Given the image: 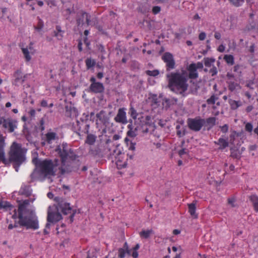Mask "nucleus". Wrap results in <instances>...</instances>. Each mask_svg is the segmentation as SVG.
Masks as SVG:
<instances>
[{
  "label": "nucleus",
  "instance_id": "f257e3e1",
  "mask_svg": "<svg viewBox=\"0 0 258 258\" xmlns=\"http://www.w3.org/2000/svg\"><path fill=\"white\" fill-rule=\"evenodd\" d=\"M29 204V200H25L19 205L17 217L20 225L26 227L27 229L36 230L39 228L38 221L34 213L27 209Z\"/></svg>",
  "mask_w": 258,
  "mask_h": 258
},
{
  "label": "nucleus",
  "instance_id": "f03ea898",
  "mask_svg": "<svg viewBox=\"0 0 258 258\" xmlns=\"http://www.w3.org/2000/svg\"><path fill=\"white\" fill-rule=\"evenodd\" d=\"M168 86L170 90L176 94L183 95L187 91L188 84L186 75L184 72L171 73L167 75Z\"/></svg>",
  "mask_w": 258,
  "mask_h": 258
},
{
  "label": "nucleus",
  "instance_id": "7ed1b4c3",
  "mask_svg": "<svg viewBox=\"0 0 258 258\" xmlns=\"http://www.w3.org/2000/svg\"><path fill=\"white\" fill-rule=\"evenodd\" d=\"M56 200L57 201V204L56 206V211H48L47 221L51 223H55L59 221L62 219V216L60 213L61 212L63 215L70 214V222L71 223L73 222L75 213H72L73 210L70 207V204L66 203L62 199L59 198H56L55 200Z\"/></svg>",
  "mask_w": 258,
  "mask_h": 258
},
{
  "label": "nucleus",
  "instance_id": "20e7f679",
  "mask_svg": "<svg viewBox=\"0 0 258 258\" xmlns=\"http://www.w3.org/2000/svg\"><path fill=\"white\" fill-rule=\"evenodd\" d=\"M56 151H58L61 159V164L58 167V173L60 175H63L70 171L69 167L66 165V162L67 159L74 160L76 158V155L74 151L70 148L67 143H63L61 146L58 147Z\"/></svg>",
  "mask_w": 258,
  "mask_h": 258
},
{
  "label": "nucleus",
  "instance_id": "39448f33",
  "mask_svg": "<svg viewBox=\"0 0 258 258\" xmlns=\"http://www.w3.org/2000/svg\"><path fill=\"white\" fill-rule=\"evenodd\" d=\"M59 165V160L55 159L53 161L50 159H45L39 161L36 165L41 174L45 176H54L58 174V168L56 167ZM59 174H60L59 173Z\"/></svg>",
  "mask_w": 258,
  "mask_h": 258
},
{
  "label": "nucleus",
  "instance_id": "423d86ee",
  "mask_svg": "<svg viewBox=\"0 0 258 258\" xmlns=\"http://www.w3.org/2000/svg\"><path fill=\"white\" fill-rule=\"evenodd\" d=\"M108 151L107 155L108 159L115 162L117 168L121 169L126 167L127 158L124 153L121 152L116 146H113Z\"/></svg>",
  "mask_w": 258,
  "mask_h": 258
},
{
  "label": "nucleus",
  "instance_id": "0eeeda50",
  "mask_svg": "<svg viewBox=\"0 0 258 258\" xmlns=\"http://www.w3.org/2000/svg\"><path fill=\"white\" fill-rule=\"evenodd\" d=\"M9 155L10 161L14 162L18 167L25 159L21 145L16 142L12 144Z\"/></svg>",
  "mask_w": 258,
  "mask_h": 258
},
{
  "label": "nucleus",
  "instance_id": "6e6552de",
  "mask_svg": "<svg viewBox=\"0 0 258 258\" xmlns=\"http://www.w3.org/2000/svg\"><path fill=\"white\" fill-rule=\"evenodd\" d=\"M186 122L188 127L196 132H199L206 124L205 119L199 116L195 118H188Z\"/></svg>",
  "mask_w": 258,
  "mask_h": 258
},
{
  "label": "nucleus",
  "instance_id": "1a4fd4ad",
  "mask_svg": "<svg viewBox=\"0 0 258 258\" xmlns=\"http://www.w3.org/2000/svg\"><path fill=\"white\" fill-rule=\"evenodd\" d=\"M0 125L9 133H12L17 127V121L11 117L2 116L0 117Z\"/></svg>",
  "mask_w": 258,
  "mask_h": 258
},
{
  "label": "nucleus",
  "instance_id": "9d476101",
  "mask_svg": "<svg viewBox=\"0 0 258 258\" xmlns=\"http://www.w3.org/2000/svg\"><path fill=\"white\" fill-rule=\"evenodd\" d=\"M91 83L89 91L95 94H101L104 92L105 88L103 83L96 81V78L92 76L89 80Z\"/></svg>",
  "mask_w": 258,
  "mask_h": 258
},
{
  "label": "nucleus",
  "instance_id": "9b49d317",
  "mask_svg": "<svg viewBox=\"0 0 258 258\" xmlns=\"http://www.w3.org/2000/svg\"><path fill=\"white\" fill-rule=\"evenodd\" d=\"M162 59L166 63L167 71H170L175 68V62L173 55L170 52H165L162 56Z\"/></svg>",
  "mask_w": 258,
  "mask_h": 258
},
{
  "label": "nucleus",
  "instance_id": "f8f14e48",
  "mask_svg": "<svg viewBox=\"0 0 258 258\" xmlns=\"http://www.w3.org/2000/svg\"><path fill=\"white\" fill-rule=\"evenodd\" d=\"M90 16L87 13L82 11L78 14L77 18V24L78 26H82L85 24L87 26L90 25Z\"/></svg>",
  "mask_w": 258,
  "mask_h": 258
},
{
  "label": "nucleus",
  "instance_id": "ddd939ff",
  "mask_svg": "<svg viewBox=\"0 0 258 258\" xmlns=\"http://www.w3.org/2000/svg\"><path fill=\"white\" fill-rule=\"evenodd\" d=\"M114 120L118 123L126 124L127 122L125 108H120L118 109L116 116L114 117Z\"/></svg>",
  "mask_w": 258,
  "mask_h": 258
},
{
  "label": "nucleus",
  "instance_id": "4468645a",
  "mask_svg": "<svg viewBox=\"0 0 258 258\" xmlns=\"http://www.w3.org/2000/svg\"><path fill=\"white\" fill-rule=\"evenodd\" d=\"M0 209H4L5 211H12L14 213L12 215V218H17V210L7 201L0 200Z\"/></svg>",
  "mask_w": 258,
  "mask_h": 258
},
{
  "label": "nucleus",
  "instance_id": "2eb2a0df",
  "mask_svg": "<svg viewBox=\"0 0 258 258\" xmlns=\"http://www.w3.org/2000/svg\"><path fill=\"white\" fill-rule=\"evenodd\" d=\"M58 139L57 134L55 132L50 131V130L45 134L42 138V140L48 144H51L52 142Z\"/></svg>",
  "mask_w": 258,
  "mask_h": 258
},
{
  "label": "nucleus",
  "instance_id": "dca6fc26",
  "mask_svg": "<svg viewBox=\"0 0 258 258\" xmlns=\"http://www.w3.org/2000/svg\"><path fill=\"white\" fill-rule=\"evenodd\" d=\"M140 248V245L139 244H137L133 248V252L131 254V251H132V249H129V247H128V244L127 243V242H125L123 244V249H124L126 251V252H127V254L128 255H132V256L134 257V258H137L138 257V252L137 251V250L139 249Z\"/></svg>",
  "mask_w": 258,
  "mask_h": 258
},
{
  "label": "nucleus",
  "instance_id": "f3484780",
  "mask_svg": "<svg viewBox=\"0 0 258 258\" xmlns=\"http://www.w3.org/2000/svg\"><path fill=\"white\" fill-rule=\"evenodd\" d=\"M189 72L188 78L190 79H196L198 77V73L197 72V67L196 64L191 63L187 68Z\"/></svg>",
  "mask_w": 258,
  "mask_h": 258
},
{
  "label": "nucleus",
  "instance_id": "a211bd4d",
  "mask_svg": "<svg viewBox=\"0 0 258 258\" xmlns=\"http://www.w3.org/2000/svg\"><path fill=\"white\" fill-rule=\"evenodd\" d=\"M15 78L13 84L18 85V84H23L25 80L26 76H23L21 71L17 70L14 74Z\"/></svg>",
  "mask_w": 258,
  "mask_h": 258
},
{
  "label": "nucleus",
  "instance_id": "6ab92c4d",
  "mask_svg": "<svg viewBox=\"0 0 258 258\" xmlns=\"http://www.w3.org/2000/svg\"><path fill=\"white\" fill-rule=\"evenodd\" d=\"M5 139L2 135H0V162L6 163L5 154L4 152Z\"/></svg>",
  "mask_w": 258,
  "mask_h": 258
},
{
  "label": "nucleus",
  "instance_id": "aec40b11",
  "mask_svg": "<svg viewBox=\"0 0 258 258\" xmlns=\"http://www.w3.org/2000/svg\"><path fill=\"white\" fill-rule=\"evenodd\" d=\"M196 201H194L192 203L187 204L188 213L194 219L198 218V214L196 213Z\"/></svg>",
  "mask_w": 258,
  "mask_h": 258
},
{
  "label": "nucleus",
  "instance_id": "412c9836",
  "mask_svg": "<svg viewBox=\"0 0 258 258\" xmlns=\"http://www.w3.org/2000/svg\"><path fill=\"white\" fill-rule=\"evenodd\" d=\"M248 199L251 203L254 211L258 213V196L256 194H252L249 196Z\"/></svg>",
  "mask_w": 258,
  "mask_h": 258
},
{
  "label": "nucleus",
  "instance_id": "4be33fe9",
  "mask_svg": "<svg viewBox=\"0 0 258 258\" xmlns=\"http://www.w3.org/2000/svg\"><path fill=\"white\" fill-rule=\"evenodd\" d=\"M228 103L230 105L231 109L233 110L237 109L239 107L242 105V102L240 100L236 101L231 99H230L228 100Z\"/></svg>",
  "mask_w": 258,
  "mask_h": 258
},
{
  "label": "nucleus",
  "instance_id": "5701e85b",
  "mask_svg": "<svg viewBox=\"0 0 258 258\" xmlns=\"http://www.w3.org/2000/svg\"><path fill=\"white\" fill-rule=\"evenodd\" d=\"M214 143L215 144L219 146V149L220 150H223L229 145L228 139H224L223 138H219L217 142H215Z\"/></svg>",
  "mask_w": 258,
  "mask_h": 258
},
{
  "label": "nucleus",
  "instance_id": "b1692460",
  "mask_svg": "<svg viewBox=\"0 0 258 258\" xmlns=\"http://www.w3.org/2000/svg\"><path fill=\"white\" fill-rule=\"evenodd\" d=\"M20 192L21 195L29 196L31 195L32 190L29 185L23 184L20 188Z\"/></svg>",
  "mask_w": 258,
  "mask_h": 258
},
{
  "label": "nucleus",
  "instance_id": "393cba45",
  "mask_svg": "<svg viewBox=\"0 0 258 258\" xmlns=\"http://www.w3.org/2000/svg\"><path fill=\"white\" fill-rule=\"evenodd\" d=\"M96 116L97 118L96 122L97 125H98L99 123L98 122V120L102 123H104L106 121V116L105 111L103 110H101L99 113H97Z\"/></svg>",
  "mask_w": 258,
  "mask_h": 258
},
{
  "label": "nucleus",
  "instance_id": "a878e982",
  "mask_svg": "<svg viewBox=\"0 0 258 258\" xmlns=\"http://www.w3.org/2000/svg\"><path fill=\"white\" fill-rule=\"evenodd\" d=\"M64 31L61 30V28L59 25L55 26V30L53 31V35L58 40H61Z\"/></svg>",
  "mask_w": 258,
  "mask_h": 258
},
{
  "label": "nucleus",
  "instance_id": "bb28decb",
  "mask_svg": "<svg viewBox=\"0 0 258 258\" xmlns=\"http://www.w3.org/2000/svg\"><path fill=\"white\" fill-rule=\"evenodd\" d=\"M216 121L215 117H210L205 119L206 123L208 126V130L211 129L216 124Z\"/></svg>",
  "mask_w": 258,
  "mask_h": 258
},
{
  "label": "nucleus",
  "instance_id": "cd10ccee",
  "mask_svg": "<svg viewBox=\"0 0 258 258\" xmlns=\"http://www.w3.org/2000/svg\"><path fill=\"white\" fill-rule=\"evenodd\" d=\"M21 50L24 56L25 61L27 62L29 61L31 59V56L30 54L31 53L30 51L28 50L27 47H21Z\"/></svg>",
  "mask_w": 258,
  "mask_h": 258
},
{
  "label": "nucleus",
  "instance_id": "c85d7f7f",
  "mask_svg": "<svg viewBox=\"0 0 258 258\" xmlns=\"http://www.w3.org/2000/svg\"><path fill=\"white\" fill-rule=\"evenodd\" d=\"M124 142L125 143L128 149L131 151H135L136 149V143H133L130 141L127 137L124 139Z\"/></svg>",
  "mask_w": 258,
  "mask_h": 258
},
{
  "label": "nucleus",
  "instance_id": "c756f323",
  "mask_svg": "<svg viewBox=\"0 0 258 258\" xmlns=\"http://www.w3.org/2000/svg\"><path fill=\"white\" fill-rule=\"evenodd\" d=\"M96 140V136L93 134H89L88 135L86 140L85 141V143L90 145H93Z\"/></svg>",
  "mask_w": 258,
  "mask_h": 258
},
{
  "label": "nucleus",
  "instance_id": "7c9ffc66",
  "mask_svg": "<svg viewBox=\"0 0 258 258\" xmlns=\"http://www.w3.org/2000/svg\"><path fill=\"white\" fill-rule=\"evenodd\" d=\"M85 63L87 69L89 70L95 66L96 61L94 59H92L91 58H87L85 60Z\"/></svg>",
  "mask_w": 258,
  "mask_h": 258
},
{
  "label": "nucleus",
  "instance_id": "2f4dec72",
  "mask_svg": "<svg viewBox=\"0 0 258 258\" xmlns=\"http://www.w3.org/2000/svg\"><path fill=\"white\" fill-rule=\"evenodd\" d=\"M224 60L228 64L233 65L234 63V58L232 55L226 54L224 56Z\"/></svg>",
  "mask_w": 258,
  "mask_h": 258
},
{
  "label": "nucleus",
  "instance_id": "473e14b6",
  "mask_svg": "<svg viewBox=\"0 0 258 258\" xmlns=\"http://www.w3.org/2000/svg\"><path fill=\"white\" fill-rule=\"evenodd\" d=\"M38 21L37 24L36 26H34V28L36 31L40 32L44 27V23L42 20L39 17H38Z\"/></svg>",
  "mask_w": 258,
  "mask_h": 258
},
{
  "label": "nucleus",
  "instance_id": "72a5a7b5",
  "mask_svg": "<svg viewBox=\"0 0 258 258\" xmlns=\"http://www.w3.org/2000/svg\"><path fill=\"white\" fill-rule=\"evenodd\" d=\"M231 5L235 7H240L243 5L245 0H228ZM248 2V0H246Z\"/></svg>",
  "mask_w": 258,
  "mask_h": 258
},
{
  "label": "nucleus",
  "instance_id": "f704fd0d",
  "mask_svg": "<svg viewBox=\"0 0 258 258\" xmlns=\"http://www.w3.org/2000/svg\"><path fill=\"white\" fill-rule=\"evenodd\" d=\"M152 233V230H142L140 232V235L141 237L147 239L149 237Z\"/></svg>",
  "mask_w": 258,
  "mask_h": 258
},
{
  "label": "nucleus",
  "instance_id": "c9c22d12",
  "mask_svg": "<svg viewBox=\"0 0 258 258\" xmlns=\"http://www.w3.org/2000/svg\"><path fill=\"white\" fill-rule=\"evenodd\" d=\"M238 86L239 85L237 83L234 82H230L228 85V89L230 91L233 92L236 90Z\"/></svg>",
  "mask_w": 258,
  "mask_h": 258
},
{
  "label": "nucleus",
  "instance_id": "e433bc0d",
  "mask_svg": "<svg viewBox=\"0 0 258 258\" xmlns=\"http://www.w3.org/2000/svg\"><path fill=\"white\" fill-rule=\"evenodd\" d=\"M146 74L150 76L156 77L159 74V72L157 70H154L153 71L147 70L146 71Z\"/></svg>",
  "mask_w": 258,
  "mask_h": 258
},
{
  "label": "nucleus",
  "instance_id": "4c0bfd02",
  "mask_svg": "<svg viewBox=\"0 0 258 258\" xmlns=\"http://www.w3.org/2000/svg\"><path fill=\"white\" fill-rule=\"evenodd\" d=\"M215 59L211 58H204V64L207 67H210L211 66L212 63L214 62Z\"/></svg>",
  "mask_w": 258,
  "mask_h": 258
},
{
  "label": "nucleus",
  "instance_id": "58836bf2",
  "mask_svg": "<svg viewBox=\"0 0 258 258\" xmlns=\"http://www.w3.org/2000/svg\"><path fill=\"white\" fill-rule=\"evenodd\" d=\"M218 99V98L216 97L215 95H212L209 99H207V102L208 104H214L215 103L216 100Z\"/></svg>",
  "mask_w": 258,
  "mask_h": 258
},
{
  "label": "nucleus",
  "instance_id": "ea45409f",
  "mask_svg": "<svg viewBox=\"0 0 258 258\" xmlns=\"http://www.w3.org/2000/svg\"><path fill=\"white\" fill-rule=\"evenodd\" d=\"M253 130V126L251 123L247 122L245 125V130L248 133H251Z\"/></svg>",
  "mask_w": 258,
  "mask_h": 258
},
{
  "label": "nucleus",
  "instance_id": "a19ab883",
  "mask_svg": "<svg viewBox=\"0 0 258 258\" xmlns=\"http://www.w3.org/2000/svg\"><path fill=\"white\" fill-rule=\"evenodd\" d=\"M127 253L126 251L124 249L119 248L118 249V257L124 258L125 256V254Z\"/></svg>",
  "mask_w": 258,
  "mask_h": 258
},
{
  "label": "nucleus",
  "instance_id": "79ce46f5",
  "mask_svg": "<svg viewBox=\"0 0 258 258\" xmlns=\"http://www.w3.org/2000/svg\"><path fill=\"white\" fill-rule=\"evenodd\" d=\"M220 128L221 129V132L222 133H226L227 132H228V130H229V126L228 124H224V125L223 126H220Z\"/></svg>",
  "mask_w": 258,
  "mask_h": 258
},
{
  "label": "nucleus",
  "instance_id": "37998d69",
  "mask_svg": "<svg viewBox=\"0 0 258 258\" xmlns=\"http://www.w3.org/2000/svg\"><path fill=\"white\" fill-rule=\"evenodd\" d=\"M72 11L71 10L68 8L63 11V15L66 17L67 19H68L69 16L72 13Z\"/></svg>",
  "mask_w": 258,
  "mask_h": 258
},
{
  "label": "nucleus",
  "instance_id": "c03bdc74",
  "mask_svg": "<svg viewBox=\"0 0 258 258\" xmlns=\"http://www.w3.org/2000/svg\"><path fill=\"white\" fill-rule=\"evenodd\" d=\"M161 11V8L159 6H154L152 8V13L154 15L158 14Z\"/></svg>",
  "mask_w": 258,
  "mask_h": 258
},
{
  "label": "nucleus",
  "instance_id": "a18cd8bd",
  "mask_svg": "<svg viewBox=\"0 0 258 258\" xmlns=\"http://www.w3.org/2000/svg\"><path fill=\"white\" fill-rule=\"evenodd\" d=\"M150 125L148 124H145L143 125L142 127V132L144 133H147L149 132V128L148 127Z\"/></svg>",
  "mask_w": 258,
  "mask_h": 258
},
{
  "label": "nucleus",
  "instance_id": "49530a36",
  "mask_svg": "<svg viewBox=\"0 0 258 258\" xmlns=\"http://www.w3.org/2000/svg\"><path fill=\"white\" fill-rule=\"evenodd\" d=\"M253 84H254L253 81L252 80H250L246 82V86L250 89H253V88L252 86Z\"/></svg>",
  "mask_w": 258,
  "mask_h": 258
},
{
  "label": "nucleus",
  "instance_id": "de8ad7c7",
  "mask_svg": "<svg viewBox=\"0 0 258 258\" xmlns=\"http://www.w3.org/2000/svg\"><path fill=\"white\" fill-rule=\"evenodd\" d=\"M127 135L130 137H135L136 136V134L135 131L132 130H130L127 132Z\"/></svg>",
  "mask_w": 258,
  "mask_h": 258
},
{
  "label": "nucleus",
  "instance_id": "09e8293b",
  "mask_svg": "<svg viewBox=\"0 0 258 258\" xmlns=\"http://www.w3.org/2000/svg\"><path fill=\"white\" fill-rule=\"evenodd\" d=\"M240 66L239 64H236L233 67V71L234 72L240 74L241 73L240 70Z\"/></svg>",
  "mask_w": 258,
  "mask_h": 258
},
{
  "label": "nucleus",
  "instance_id": "8fccbe9b",
  "mask_svg": "<svg viewBox=\"0 0 258 258\" xmlns=\"http://www.w3.org/2000/svg\"><path fill=\"white\" fill-rule=\"evenodd\" d=\"M206 37V34L205 32H203L200 33L199 35V39L200 40H204L205 39Z\"/></svg>",
  "mask_w": 258,
  "mask_h": 258
},
{
  "label": "nucleus",
  "instance_id": "3c124183",
  "mask_svg": "<svg viewBox=\"0 0 258 258\" xmlns=\"http://www.w3.org/2000/svg\"><path fill=\"white\" fill-rule=\"evenodd\" d=\"M210 72L211 73L212 76L216 75L217 73V68L215 66H213V68L210 70Z\"/></svg>",
  "mask_w": 258,
  "mask_h": 258
},
{
  "label": "nucleus",
  "instance_id": "603ef678",
  "mask_svg": "<svg viewBox=\"0 0 258 258\" xmlns=\"http://www.w3.org/2000/svg\"><path fill=\"white\" fill-rule=\"evenodd\" d=\"M40 129L41 131L44 130L45 126H44V121L43 119H41L40 121Z\"/></svg>",
  "mask_w": 258,
  "mask_h": 258
},
{
  "label": "nucleus",
  "instance_id": "864d4df0",
  "mask_svg": "<svg viewBox=\"0 0 258 258\" xmlns=\"http://www.w3.org/2000/svg\"><path fill=\"white\" fill-rule=\"evenodd\" d=\"M87 258H97V256L96 255L94 252L91 253L90 252H88Z\"/></svg>",
  "mask_w": 258,
  "mask_h": 258
},
{
  "label": "nucleus",
  "instance_id": "5fc2aeb1",
  "mask_svg": "<svg viewBox=\"0 0 258 258\" xmlns=\"http://www.w3.org/2000/svg\"><path fill=\"white\" fill-rule=\"evenodd\" d=\"M186 154V150L185 149H182L178 151V155L182 157L183 155Z\"/></svg>",
  "mask_w": 258,
  "mask_h": 258
},
{
  "label": "nucleus",
  "instance_id": "6e6d98bb",
  "mask_svg": "<svg viewBox=\"0 0 258 258\" xmlns=\"http://www.w3.org/2000/svg\"><path fill=\"white\" fill-rule=\"evenodd\" d=\"M40 105H41V106H42L43 107H48L47 102L45 100H42L41 101Z\"/></svg>",
  "mask_w": 258,
  "mask_h": 258
},
{
  "label": "nucleus",
  "instance_id": "4d7b16f0",
  "mask_svg": "<svg viewBox=\"0 0 258 258\" xmlns=\"http://www.w3.org/2000/svg\"><path fill=\"white\" fill-rule=\"evenodd\" d=\"M89 154L93 156L96 155L97 152L96 150H94L92 148H90L89 151Z\"/></svg>",
  "mask_w": 258,
  "mask_h": 258
},
{
  "label": "nucleus",
  "instance_id": "13d9d810",
  "mask_svg": "<svg viewBox=\"0 0 258 258\" xmlns=\"http://www.w3.org/2000/svg\"><path fill=\"white\" fill-rule=\"evenodd\" d=\"M130 111L131 112V116L133 117V118H136V111L134 108L132 107L130 109Z\"/></svg>",
  "mask_w": 258,
  "mask_h": 258
},
{
  "label": "nucleus",
  "instance_id": "bf43d9fd",
  "mask_svg": "<svg viewBox=\"0 0 258 258\" xmlns=\"http://www.w3.org/2000/svg\"><path fill=\"white\" fill-rule=\"evenodd\" d=\"M225 46L223 44H221L218 47L217 50L220 52H223L225 50Z\"/></svg>",
  "mask_w": 258,
  "mask_h": 258
},
{
  "label": "nucleus",
  "instance_id": "052dcab7",
  "mask_svg": "<svg viewBox=\"0 0 258 258\" xmlns=\"http://www.w3.org/2000/svg\"><path fill=\"white\" fill-rule=\"evenodd\" d=\"M33 43L31 42L29 44V46H27L26 47H27L28 48V50L29 51H30V52L32 53V51L34 50V49H33Z\"/></svg>",
  "mask_w": 258,
  "mask_h": 258
},
{
  "label": "nucleus",
  "instance_id": "680f3d73",
  "mask_svg": "<svg viewBox=\"0 0 258 258\" xmlns=\"http://www.w3.org/2000/svg\"><path fill=\"white\" fill-rule=\"evenodd\" d=\"M253 109V107L252 105H248L245 108V111L247 113L251 112Z\"/></svg>",
  "mask_w": 258,
  "mask_h": 258
},
{
  "label": "nucleus",
  "instance_id": "e2e57ef3",
  "mask_svg": "<svg viewBox=\"0 0 258 258\" xmlns=\"http://www.w3.org/2000/svg\"><path fill=\"white\" fill-rule=\"evenodd\" d=\"M96 77L99 80L102 79L104 77V74L102 72H99L97 74Z\"/></svg>",
  "mask_w": 258,
  "mask_h": 258
},
{
  "label": "nucleus",
  "instance_id": "0e129e2a",
  "mask_svg": "<svg viewBox=\"0 0 258 258\" xmlns=\"http://www.w3.org/2000/svg\"><path fill=\"white\" fill-rule=\"evenodd\" d=\"M214 37L216 39H220L221 37V35L220 32H216L214 34Z\"/></svg>",
  "mask_w": 258,
  "mask_h": 258
},
{
  "label": "nucleus",
  "instance_id": "69168bd1",
  "mask_svg": "<svg viewBox=\"0 0 258 258\" xmlns=\"http://www.w3.org/2000/svg\"><path fill=\"white\" fill-rule=\"evenodd\" d=\"M254 48H255V45L254 44H251L250 47H249V51L251 53H253L254 52Z\"/></svg>",
  "mask_w": 258,
  "mask_h": 258
},
{
  "label": "nucleus",
  "instance_id": "338daca9",
  "mask_svg": "<svg viewBox=\"0 0 258 258\" xmlns=\"http://www.w3.org/2000/svg\"><path fill=\"white\" fill-rule=\"evenodd\" d=\"M234 202H235V200L233 198H229L228 199V204L231 205L232 207L234 206Z\"/></svg>",
  "mask_w": 258,
  "mask_h": 258
},
{
  "label": "nucleus",
  "instance_id": "774afa93",
  "mask_svg": "<svg viewBox=\"0 0 258 258\" xmlns=\"http://www.w3.org/2000/svg\"><path fill=\"white\" fill-rule=\"evenodd\" d=\"M29 115L33 117V116H34L35 115V114H36V111L35 110V109H31L29 111Z\"/></svg>",
  "mask_w": 258,
  "mask_h": 258
}]
</instances>
